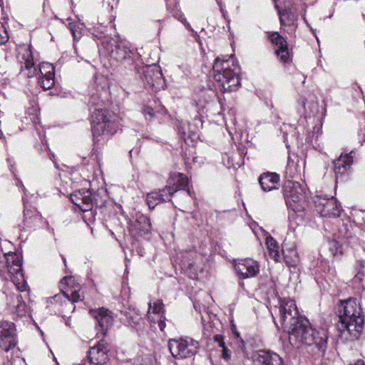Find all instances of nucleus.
<instances>
[{
    "instance_id": "obj_6",
    "label": "nucleus",
    "mask_w": 365,
    "mask_h": 365,
    "mask_svg": "<svg viewBox=\"0 0 365 365\" xmlns=\"http://www.w3.org/2000/svg\"><path fill=\"white\" fill-rule=\"evenodd\" d=\"M21 58L24 60V65L21 66L24 71H27L26 75L31 78L40 73L39 84L44 90H48L55 85V68L53 64L48 62L41 63L37 69L34 66V57L31 46L22 48Z\"/></svg>"
},
{
    "instance_id": "obj_18",
    "label": "nucleus",
    "mask_w": 365,
    "mask_h": 365,
    "mask_svg": "<svg viewBox=\"0 0 365 365\" xmlns=\"http://www.w3.org/2000/svg\"><path fill=\"white\" fill-rule=\"evenodd\" d=\"M91 315L95 318L100 331L106 335L108 329L113 324L114 321L112 312L103 307L97 309L90 310Z\"/></svg>"
},
{
    "instance_id": "obj_45",
    "label": "nucleus",
    "mask_w": 365,
    "mask_h": 365,
    "mask_svg": "<svg viewBox=\"0 0 365 365\" xmlns=\"http://www.w3.org/2000/svg\"><path fill=\"white\" fill-rule=\"evenodd\" d=\"M31 120L34 121V123L36 125L38 123H39V120L37 115H35L32 118H31Z\"/></svg>"
},
{
    "instance_id": "obj_39",
    "label": "nucleus",
    "mask_w": 365,
    "mask_h": 365,
    "mask_svg": "<svg viewBox=\"0 0 365 365\" xmlns=\"http://www.w3.org/2000/svg\"><path fill=\"white\" fill-rule=\"evenodd\" d=\"M68 29H70L71 32L72 33V35L74 38V39H76L77 35H76V24L73 23H70L68 24Z\"/></svg>"
},
{
    "instance_id": "obj_47",
    "label": "nucleus",
    "mask_w": 365,
    "mask_h": 365,
    "mask_svg": "<svg viewBox=\"0 0 365 365\" xmlns=\"http://www.w3.org/2000/svg\"><path fill=\"white\" fill-rule=\"evenodd\" d=\"M176 18L180 21L181 19H185L182 14L179 15V16H176Z\"/></svg>"
},
{
    "instance_id": "obj_17",
    "label": "nucleus",
    "mask_w": 365,
    "mask_h": 365,
    "mask_svg": "<svg viewBox=\"0 0 365 365\" xmlns=\"http://www.w3.org/2000/svg\"><path fill=\"white\" fill-rule=\"evenodd\" d=\"M255 365H284L281 356L272 351L258 350L252 354Z\"/></svg>"
},
{
    "instance_id": "obj_15",
    "label": "nucleus",
    "mask_w": 365,
    "mask_h": 365,
    "mask_svg": "<svg viewBox=\"0 0 365 365\" xmlns=\"http://www.w3.org/2000/svg\"><path fill=\"white\" fill-rule=\"evenodd\" d=\"M87 357L91 364H106L109 361V349L107 344L101 340L91 346L87 352Z\"/></svg>"
},
{
    "instance_id": "obj_3",
    "label": "nucleus",
    "mask_w": 365,
    "mask_h": 365,
    "mask_svg": "<svg viewBox=\"0 0 365 365\" xmlns=\"http://www.w3.org/2000/svg\"><path fill=\"white\" fill-rule=\"evenodd\" d=\"M61 293L56 294L47 301L46 307L56 314L66 317L74 312V304L83 299L81 286L76 283L73 277L67 276L60 282Z\"/></svg>"
},
{
    "instance_id": "obj_9",
    "label": "nucleus",
    "mask_w": 365,
    "mask_h": 365,
    "mask_svg": "<svg viewBox=\"0 0 365 365\" xmlns=\"http://www.w3.org/2000/svg\"><path fill=\"white\" fill-rule=\"evenodd\" d=\"M6 264V275L3 273L6 279H10L19 292H24L27 289V283L22 272V262L20 257L16 253H9L4 255Z\"/></svg>"
},
{
    "instance_id": "obj_51",
    "label": "nucleus",
    "mask_w": 365,
    "mask_h": 365,
    "mask_svg": "<svg viewBox=\"0 0 365 365\" xmlns=\"http://www.w3.org/2000/svg\"><path fill=\"white\" fill-rule=\"evenodd\" d=\"M50 231H51V232H53V229H52V228H51Z\"/></svg>"
},
{
    "instance_id": "obj_50",
    "label": "nucleus",
    "mask_w": 365,
    "mask_h": 365,
    "mask_svg": "<svg viewBox=\"0 0 365 365\" xmlns=\"http://www.w3.org/2000/svg\"><path fill=\"white\" fill-rule=\"evenodd\" d=\"M307 141H309V138L307 137V139H306Z\"/></svg>"
},
{
    "instance_id": "obj_14",
    "label": "nucleus",
    "mask_w": 365,
    "mask_h": 365,
    "mask_svg": "<svg viewBox=\"0 0 365 365\" xmlns=\"http://www.w3.org/2000/svg\"><path fill=\"white\" fill-rule=\"evenodd\" d=\"M234 267L237 275L242 279L255 277L259 273V262L251 258L241 259Z\"/></svg>"
},
{
    "instance_id": "obj_33",
    "label": "nucleus",
    "mask_w": 365,
    "mask_h": 365,
    "mask_svg": "<svg viewBox=\"0 0 365 365\" xmlns=\"http://www.w3.org/2000/svg\"><path fill=\"white\" fill-rule=\"evenodd\" d=\"M158 195L163 202L170 201V197L175 194V190L170 187L169 185H166L162 190L157 191Z\"/></svg>"
},
{
    "instance_id": "obj_16",
    "label": "nucleus",
    "mask_w": 365,
    "mask_h": 365,
    "mask_svg": "<svg viewBox=\"0 0 365 365\" xmlns=\"http://www.w3.org/2000/svg\"><path fill=\"white\" fill-rule=\"evenodd\" d=\"M23 200L24 205L23 228H36L38 227L42 221L41 214L37 211L36 207H33L25 197H23Z\"/></svg>"
},
{
    "instance_id": "obj_48",
    "label": "nucleus",
    "mask_w": 365,
    "mask_h": 365,
    "mask_svg": "<svg viewBox=\"0 0 365 365\" xmlns=\"http://www.w3.org/2000/svg\"><path fill=\"white\" fill-rule=\"evenodd\" d=\"M302 17H303V20H304V22L307 24V25H309V24H308V22H307V21L306 16H305V13L304 14V15H303V16H302Z\"/></svg>"
},
{
    "instance_id": "obj_21",
    "label": "nucleus",
    "mask_w": 365,
    "mask_h": 365,
    "mask_svg": "<svg viewBox=\"0 0 365 365\" xmlns=\"http://www.w3.org/2000/svg\"><path fill=\"white\" fill-rule=\"evenodd\" d=\"M354 155V151L349 153H342L337 159L333 161L334 172L336 180L349 173L353 163Z\"/></svg>"
},
{
    "instance_id": "obj_12",
    "label": "nucleus",
    "mask_w": 365,
    "mask_h": 365,
    "mask_svg": "<svg viewBox=\"0 0 365 365\" xmlns=\"http://www.w3.org/2000/svg\"><path fill=\"white\" fill-rule=\"evenodd\" d=\"M18 338L16 326L13 322L3 321L0 323V349L8 352L16 346Z\"/></svg>"
},
{
    "instance_id": "obj_37",
    "label": "nucleus",
    "mask_w": 365,
    "mask_h": 365,
    "mask_svg": "<svg viewBox=\"0 0 365 365\" xmlns=\"http://www.w3.org/2000/svg\"><path fill=\"white\" fill-rule=\"evenodd\" d=\"M165 317L164 315H160V316L155 317V324H158V327L161 331H163L165 327Z\"/></svg>"
},
{
    "instance_id": "obj_36",
    "label": "nucleus",
    "mask_w": 365,
    "mask_h": 365,
    "mask_svg": "<svg viewBox=\"0 0 365 365\" xmlns=\"http://www.w3.org/2000/svg\"><path fill=\"white\" fill-rule=\"evenodd\" d=\"M9 34L4 24L0 22V44H5L9 41Z\"/></svg>"
},
{
    "instance_id": "obj_38",
    "label": "nucleus",
    "mask_w": 365,
    "mask_h": 365,
    "mask_svg": "<svg viewBox=\"0 0 365 365\" xmlns=\"http://www.w3.org/2000/svg\"><path fill=\"white\" fill-rule=\"evenodd\" d=\"M102 101L98 95H93L89 100V103L93 106L99 105Z\"/></svg>"
},
{
    "instance_id": "obj_8",
    "label": "nucleus",
    "mask_w": 365,
    "mask_h": 365,
    "mask_svg": "<svg viewBox=\"0 0 365 365\" xmlns=\"http://www.w3.org/2000/svg\"><path fill=\"white\" fill-rule=\"evenodd\" d=\"M287 207L294 212L304 211L307 205L304 187L298 182L287 180L282 187Z\"/></svg>"
},
{
    "instance_id": "obj_43",
    "label": "nucleus",
    "mask_w": 365,
    "mask_h": 365,
    "mask_svg": "<svg viewBox=\"0 0 365 365\" xmlns=\"http://www.w3.org/2000/svg\"><path fill=\"white\" fill-rule=\"evenodd\" d=\"M220 12L222 14L223 18L229 23L230 20L227 19V12L224 8H221Z\"/></svg>"
},
{
    "instance_id": "obj_32",
    "label": "nucleus",
    "mask_w": 365,
    "mask_h": 365,
    "mask_svg": "<svg viewBox=\"0 0 365 365\" xmlns=\"http://www.w3.org/2000/svg\"><path fill=\"white\" fill-rule=\"evenodd\" d=\"M162 199L157 191L148 193L146 200L149 208L151 210L154 209L157 205L163 202Z\"/></svg>"
},
{
    "instance_id": "obj_20",
    "label": "nucleus",
    "mask_w": 365,
    "mask_h": 365,
    "mask_svg": "<svg viewBox=\"0 0 365 365\" xmlns=\"http://www.w3.org/2000/svg\"><path fill=\"white\" fill-rule=\"evenodd\" d=\"M134 221L129 227L130 232L135 236H143L148 234L151 230L150 220L140 212H136Z\"/></svg>"
},
{
    "instance_id": "obj_10",
    "label": "nucleus",
    "mask_w": 365,
    "mask_h": 365,
    "mask_svg": "<svg viewBox=\"0 0 365 365\" xmlns=\"http://www.w3.org/2000/svg\"><path fill=\"white\" fill-rule=\"evenodd\" d=\"M169 350L175 359L192 357L198 350L199 344L192 339H171L168 341Z\"/></svg>"
},
{
    "instance_id": "obj_26",
    "label": "nucleus",
    "mask_w": 365,
    "mask_h": 365,
    "mask_svg": "<svg viewBox=\"0 0 365 365\" xmlns=\"http://www.w3.org/2000/svg\"><path fill=\"white\" fill-rule=\"evenodd\" d=\"M189 183L188 178L184 174L180 173H174L170 175L167 181V185L170 188L175 190V193L178 190H185Z\"/></svg>"
},
{
    "instance_id": "obj_4",
    "label": "nucleus",
    "mask_w": 365,
    "mask_h": 365,
    "mask_svg": "<svg viewBox=\"0 0 365 365\" xmlns=\"http://www.w3.org/2000/svg\"><path fill=\"white\" fill-rule=\"evenodd\" d=\"M214 79L221 91H232L240 85L238 73L240 67L235 63L232 56L224 59L217 57L213 64Z\"/></svg>"
},
{
    "instance_id": "obj_11",
    "label": "nucleus",
    "mask_w": 365,
    "mask_h": 365,
    "mask_svg": "<svg viewBox=\"0 0 365 365\" xmlns=\"http://www.w3.org/2000/svg\"><path fill=\"white\" fill-rule=\"evenodd\" d=\"M314 204L317 211L322 217H339L342 211L341 202L334 197L317 196Z\"/></svg>"
},
{
    "instance_id": "obj_44",
    "label": "nucleus",
    "mask_w": 365,
    "mask_h": 365,
    "mask_svg": "<svg viewBox=\"0 0 365 365\" xmlns=\"http://www.w3.org/2000/svg\"><path fill=\"white\" fill-rule=\"evenodd\" d=\"M350 365H365V361L363 359H358Z\"/></svg>"
},
{
    "instance_id": "obj_5",
    "label": "nucleus",
    "mask_w": 365,
    "mask_h": 365,
    "mask_svg": "<svg viewBox=\"0 0 365 365\" xmlns=\"http://www.w3.org/2000/svg\"><path fill=\"white\" fill-rule=\"evenodd\" d=\"M92 119L93 142L96 144H102L107 141L120 125L117 115L108 114L103 109H95L92 113Z\"/></svg>"
},
{
    "instance_id": "obj_28",
    "label": "nucleus",
    "mask_w": 365,
    "mask_h": 365,
    "mask_svg": "<svg viewBox=\"0 0 365 365\" xmlns=\"http://www.w3.org/2000/svg\"><path fill=\"white\" fill-rule=\"evenodd\" d=\"M149 309L148 311V319L150 323H155V317L164 315V304L161 299H158L153 303L149 302Z\"/></svg>"
},
{
    "instance_id": "obj_22",
    "label": "nucleus",
    "mask_w": 365,
    "mask_h": 365,
    "mask_svg": "<svg viewBox=\"0 0 365 365\" xmlns=\"http://www.w3.org/2000/svg\"><path fill=\"white\" fill-rule=\"evenodd\" d=\"M269 39L277 46L276 54L282 61L286 63L289 60L290 56L287 42L278 32L269 33Z\"/></svg>"
},
{
    "instance_id": "obj_13",
    "label": "nucleus",
    "mask_w": 365,
    "mask_h": 365,
    "mask_svg": "<svg viewBox=\"0 0 365 365\" xmlns=\"http://www.w3.org/2000/svg\"><path fill=\"white\" fill-rule=\"evenodd\" d=\"M145 81L154 91H158L165 87V80L163 77L159 66L153 64L151 66H141Z\"/></svg>"
},
{
    "instance_id": "obj_24",
    "label": "nucleus",
    "mask_w": 365,
    "mask_h": 365,
    "mask_svg": "<svg viewBox=\"0 0 365 365\" xmlns=\"http://www.w3.org/2000/svg\"><path fill=\"white\" fill-rule=\"evenodd\" d=\"M353 229L354 227L349 220L346 222H343L342 224L339 225L337 232L334 233V236L337 240L351 245L356 240L355 236L353 235Z\"/></svg>"
},
{
    "instance_id": "obj_25",
    "label": "nucleus",
    "mask_w": 365,
    "mask_h": 365,
    "mask_svg": "<svg viewBox=\"0 0 365 365\" xmlns=\"http://www.w3.org/2000/svg\"><path fill=\"white\" fill-rule=\"evenodd\" d=\"M8 304L11 312L16 314L17 317H22L26 314V304L20 294H14L9 296Z\"/></svg>"
},
{
    "instance_id": "obj_27",
    "label": "nucleus",
    "mask_w": 365,
    "mask_h": 365,
    "mask_svg": "<svg viewBox=\"0 0 365 365\" xmlns=\"http://www.w3.org/2000/svg\"><path fill=\"white\" fill-rule=\"evenodd\" d=\"M125 318L123 319V323L128 327L135 329L136 331H140L143 327V319L142 317L135 311L126 312L124 314Z\"/></svg>"
},
{
    "instance_id": "obj_49",
    "label": "nucleus",
    "mask_w": 365,
    "mask_h": 365,
    "mask_svg": "<svg viewBox=\"0 0 365 365\" xmlns=\"http://www.w3.org/2000/svg\"><path fill=\"white\" fill-rule=\"evenodd\" d=\"M186 193H187V195H188L189 196H191V193H190V190H187Z\"/></svg>"
},
{
    "instance_id": "obj_23",
    "label": "nucleus",
    "mask_w": 365,
    "mask_h": 365,
    "mask_svg": "<svg viewBox=\"0 0 365 365\" xmlns=\"http://www.w3.org/2000/svg\"><path fill=\"white\" fill-rule=\"evenodd\" d=\"M279 179V175L276 173L267 172L262 173L258 181L263 191L269 192L278 188Z\"/></svg>"
},
{
    "instance_id": "obj_34",
    "label": "nucleus",
    "mask_w": 365,
    "mask_h": 365,
    "mask_svg": "<svg viewBox=\"0 0 365 365\" xmlns=\"http://www.w3.org/2000/svg\"><path fill=\"white\" fill-rule=\"evenodd\" d=\"M356 273L354 279L356 281L362 282L365 277V262L360 261L357 262Z\"/></svg>"
},
{
    "instance_id": "obj_41",
    "label": "nucleus",
    "mask_w": 365,
    "mask_h": 365,
    "mask_svg": "<svg viewBox=\"0 0 365 365\" xmlns=\"http://www.w3.org/2000/svg\"><path fill=\"white\" fill-rule=\"evenodd\" d=\"M16 185L19 186V187H21L22 189H23V191L24 192V195H26V192H27V190L25 188V187L24 186V184L22 182L21 180H20L19 178H16Z\"/></svg>"
},
{
    "instance_id": "obj_29",
    "label": "nucleus",
    "mask_w": 365,
    "mask_h": 365,
    "mask_svg": "<svg viewBox=\"0 0 365 365\" xmlns=\"http://www.w3.org/2000/svg\"><path fill=\"white\" fill-rule=\"evenodd\" d=\"M214 340L218 344L219 347L222 349L221 357L225 361L229 360L231 356V351L225 346L223 336L220 334H216L214 336Z\"/></svg>"
},
{
    "instance_id": "obj_7",
    "label": "nucleus",
    "mask_w": 365,
    "mask_h": 365,
    "mask_svg": "<svg viewBox=\"0 0 365 365\" xmlns=\"http://www.w3.org/2000/svg\"><path fill=\"white\" fill-rule=\"evenodd\" d=\"M106 48L110 56L120 62L124 67L130 71L134 70L138 73H140V64H142L140 55L136 49L130 48L128 42L123 41L115 42L112 40L108 43Z\"/></svg>"
},
{
    "instance_id": "obj_46",
    "label": "nucleus",
    "mask_w": 365,
    "mask_h": 365,
    "mask_svg": "<svg viewBox=\"0 0 365 365\" xmlns=\"http://www.w3.org/2000/svg\"><path fill=\"white\" fill-rule=\"evenodd\" d=\"M217 5H218V6L220 8V10L221 11V8H224L223 6H222V1H217Z\"/></svg>"
},
{
    "instance_id": "obj_35",
    "label": "nucleus",
    "mask_w": 365,
    "mask_h": 365,
    "mask_svg": "<svg viewBox=\"0 0 365 365\" xmlns=\"http://www.w3.org/2000/svg\"><path fill=\"white\" fill-rule=\"evenodd\" d=\"M294 21V16L291 12L286 11L280 15V22L283 25H290Z\"/></svg>"
},
{
    "instance_id": "obj_42",
    "label": "nucleus",
    "mask_w": 365,
    "mask_h": 365,
    "mask_svg": "<svg viewBox=\"0 0 365 365\" xmlns=\"http://www.w3.org/2000/svg\"><path fill=\"white\" fill-rule=\"evenodd\" d=\"M180 21L184 24V26L190 31H192V29L190 24L187 21L186 19H181Z\"/></svg>"
},
{
    "instance_id": "obj_1",
    "label": "nucleus",
    "mask_w": 365,
    "mask_h": 365,
    "mask_svg": "<svg viewBox=\"0 0 365 365\" xmlns=\"http://www.w3.org/2000/svg\"><path fill=\"white\" fill-rule=\"evenodd\" d=\"M279 312L282 327L287 330L292 346L299 348L303 345H315L319 351H325L328 339L327 331L313 329L308 319L299 315L294 301L280 300Z\"/></svg>"
},
{
    "instance_id": "obj_2",
    "label": "nucleus",
    "mask_w": 365,
    "mask_h": 365,
    "mask_svg": "<svg viewBox=\"0 0 365 365\" xmlns=\"http://www.w3.org/2000/svg\"><path fill=\"white\" fill-rule=\"evenodd\" d=\"M339 321L336 328L341 336L350 340L359 337L364 327V317L361 304L356 299H348L341 302L339 309Z\"/></svg>"
},
{
    "instance_id": "obj_40",
    "label": "nucleus",
    "mask_w": 365,
    "mask_h": 365,
    "mask_svg": "<svg viewBox=\"0 0 365 365\" xmlns=\"http://www.w3.org/2000/svg\"><path fill=\"white\" fill-rule=\"evenodd\" d=\"M144 113L146 117L148 115L150 118H153L154 115L153 109L150 107H148L144 110Z\"/></svg>"
},
{
    "instance_id": "obj_31",
    "label": "nucleus",
    "mask_w": 365,
    "mask_h": 365,
    "mask_svg": "<svg viewBox=\"0 0 365 365\" xmlns=\"http://www.w3.org/2000/svg\"><path fill=\"white\" fill-rule=\"evenodd\" d=\"M343 243L344 242L336 240L329 242V250L334 257H339L343 254Z\"/></svg>"
},
{
    "instance_id": "obj_19",
    "label": "nucleus",
    "mask_w": 365,
    "mask_h": 365,
    "mask_svg": "<svg viewBox=\"0 0 365 365\" xmlns=\"http://www.w3.org/2000/svg\"><path fill=\"white\" fill-rule=\"evenodd\" d=\"M71 200L82 212L90 211L92 209L93 199L90 190H79L71 194Z\"/></svg>"
},
{
    "instance_id": "obj_30",
    "label": "nucleus",
    "mask_w": 365,
    "mask_h": 365,
    "mask_svg": "<svg viewBox=\"0 0 365 365\" xmlns=\"http://www.w3.org/2000/svg\"><path fill=\"white\" fill-rule=\"evenodd\" d=\"M266 245L270 257L275 261H278L279 258V254L277 250L278 245L276 241L272 237H268L266 239Z\"/></svg>"
}]
</instances>
